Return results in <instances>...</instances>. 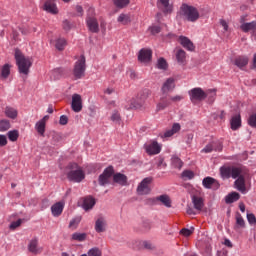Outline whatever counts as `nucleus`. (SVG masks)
Segmentation results:
<instances>
[{
	"instance_id": "obj_1",
	"label": "nucleus",
	"mask_w": 256,
	"mask_h": 256,
	"mask_svg": "<svg viewBox=\"0 0 256 256\" xmlns=\"http://www.w3.org/2000/svg\"><path fill=\"white\" fill-rule=\"evenodd\" d=\"M14 57H15L16 65L18 67V72L20 73V75L25 76L24 79H27V75H29L30 69L33 66V60H31L30 57L24 56L21 53V50L19 49L15 50Z\"/></svg>"
},
{
	"instance_id": "obj_2",
	"label": "nucleus",
	"mask_w": 256,
	"mask_h": 256,
	"mask_svg": "<svg viewBox=\"0 0 256 256\" xmlns=\"http://www.w3.org/2000/svg\"><path fill=\"white\" fill-rule=\"evenodd\" d=\"M180 15L190 23H195V21H198L200 17L199 10L194 6H189L188 4H182L180 7Z\"/></svg>"
},
{
	"instance_id": "obj_3",
	"label": "nucleus",
	"mask_w": 256,
	"mask_h": 256,
	"mask_svg": "<svg viewBox=\"0 0 256 256\" xmlns=\"http://www.w3.org/2000/svg\"><path fill=\"white\" fill-rule=\"evenodd\" d=\"M70 171L67 172V179L74 183H81L85 179V172L77 163H70L67 167Z\"/></svg>"
},
{
	"instance_id": "obj_4",
	"label": "nucleus",
	"mask_w": 256,
	"mask_h": 256,
	"mask_svg": "<svg viewBox=\"0 0 256 256\" xmlns=\"http://www.w3.org/2000/svg\"><path fill=\"white\" fill-rule=\"evenodd\" d=\"M87 65L85 64V56H81L74 64L73 75L75 79H83Z\"/></svg>"
},
{
	"instance_id": "obj_5",
	"label": "nucleus",
	"mask_w": 256,
	"mask_h": 256,
	"mask_svg": "<svg viewBox=\"0 0 256 256\" xmlns=\"http://www.w3.org/2000/svg\"><path fill=\"white\" fill-rule=\"evenodd\" d=\"M162 146L157 142V140H149L144 144V150L147 155H159L161 153Z\"/></svg>"
},
{
	"instance_id": "obj_6",
	"label": "nucleus",
	"mask_w": 256,
	"mask_h": 256,
	"mask_svg": "<svg viewBox=\"0 0 256 256\" xmlns=\"http://www.w3.org/2000/svg\"><path fill=\"white\" fill-rule=\"evenodd\" d=\"M115 173V170L113 169V166L107 167L102 174L99 175L98 183L102 187H105V185H109L111 183V177H113Z\"/></svg>"
},
{
	"instance_id": "obj_7",
	"label": "nucleus",
	"mask_w": 256,
	"mask_h": 256,
	"mask_svg": "<svg viewBox=\"0 0 256 256\" xmlns=\"http://www.w3.org/2000/svg\"><path fill=\"white\" fill-rule=\"evenodd\" d=\"M151 183H153L152 177L144 178L137 187L138 195H149L151 193Z\"/></svg>"
},
{
	"instance_id": "obj_8",
	"label": "nucleus",
	"mask_w": 256,
	"mask_h": 256,
	"mask_svg": "<svg viewBox=\"0 0 256 256\" xmlns=\"http://www.w3.org/2000/svg\"><path fill=\"white\" fill-rule=\"evenodd\" d=\"M189 95L190 101H192V103H197L199 101H204V99H207V93L201 88H193L189 91Z\"/></svg>"
},
{
	"instance_id": "obj_9",
	"label": "nucleus",
	"mask_w": 256,
	"mask_h": 256,
	"mask_svg": "<svg viewBox=\"0 0 256 256\" xmlns=\"http://www.w3.org/2000/svg\"><path fill=\"white\" fill-rule=\"evenodd\" d=\"M169 105H171V99L169 98V94H162L159 102L156 105V112L159 113V111H165V109H167Z\"/></svg>"
},
{
	"instance_id": "obj_10",
	"label": "nucleus",
	"mask_w": 256,
	"mask_h": 256,
	"mask_svg": "<svg viewBox=\"0 0 256 256\" xmlns=\"http://www.w3.org/2000/svg\"><path fill=\"white\" fill-rule=\"evenodd\" d=\"M28 251L33 255H41V253H43V247L39 246V240L37 238L30 240Z\"/></svg>"
},
{
	"instance_id": "obj_11",
	"label": "nucleus",
	"mask_w": 256,
	"mask_h": 256,
	"mask_svg": "<svg viewBox=\"0 0 256 256\" xmlns=\"http://www.w3.org/2000/svg\"><path fill=\"white\" fill-rule=\"evenodd\" d=\"M153 57V51L151 49L143 48L139 51L138 61L141 63H149Z\"/></svg>"
},
{
	"instance_id": "obj_12",
	"label": "nucleus",
	"mask_w": 256,
	"mask_h": 256,
	"mask_svg": "<svg viewBox=\"0 0 256 256\" xmlns=\"http://www.w3.org/2000/svg\"><path fill=\"white\" fill-rule=\"evenodd\" d=\"M72 110L75 113H80L83 109V100L81 99V95L74 94L72 96V103H71Z\"/></svg>"
},
{
	"instance_id": "obj_13",
	"label": "nucleus",
	"mask_w": 256,
	"mask_h": 256,
	"mask_svg": "<svg viewBox=\"0 0 256 256\" xmlns=\"http://www.w3.org/2000/svg\"><path fill=\"white\" fill-rule=\"evenodd\" d=\"M175 89V78H168L161 87L162 95H169Z\"/></svg>"
},
{
	"instance_id": "obj_14",
	"label": "nucleus",
	"mask_w": 256,
	"mask_h": 256,
	"mask_svg": "<svg viewBox=\"0 0 256 256\" xmlns=\"http://www.w3.org/2000/svg\"><path fill=\"white\" fill-rule=\"evenodd\" d=\"M43 10L47 11V13H51L52 15H57V13H59L55 0H46L43 5Z\"/></svg>"
},
{
	"instance_id": "obj_15",
	"label": "nucleus",
	"mask_w": 256,
	"mask_h": 256,
	"mask_svg": "<svg viewBox=\"0 0 256 256\" xmlns=\"http://www.w3.org/2000/svg\"><path fill=\"white\" fill-rule=\"evenodd\" d=\"M157 6L165 15L173 13V5L169 3V0H158Z\"/></svg>"
},
{
	"instance_id": "obj_16",
	"label": "nucleus",
	"mask_w": 256,
	"mask_h": 256,
	"mask_svg": "<svg viewBox=\"0 0 256 256\" xmlns=\"http://www.w3.org/2000/svg\"><path fill=\"white\" fill-rule=\"evenodd\" d=\"M107 230V220L105 217L100 216L95 222V231L96 233H105Z\"/></svg>"
},
{
	"instance_id": "obj_17",
	"label": "nucleus",
	"mask_w": 256,
	"mask_h": 256,
	"mask_svg": "<svg viewBox=\"0 0 256 256\" xmlns=\"http://www.w3.org/2000/svg\"><path fill=\"white\" fill-rule=\"evenodd\" d=\"M87 27L91 33H99V22L95 17H88L86 19Z\"/></svg>"
},
{
	"instance_id": "obj_18",
	"label": "nucleus",
	"mask_w": 256,
	"mask_h": 256,
	"mask_svg": "<svg viewBox=\"0 0 256 256\" xmlns=\"http://www.w3.org/2000/svg\"><path fill=\"white\" fill-rule=\"evenodd\" d=\"M247 177L248 176H241L237 178L236 181L234 182L237 191H240V193H242L243 195L247 193V186L245 185V179H247Z\"/></svg>"
},
{
	"instance_id": "obj_19",
	"label": "nucleus",
	"mask_w": 256,
	"mask_h": 256,
	"mask_svg": "<svg viewBox=\"0 0 256 256\" xmlns=\"http://www.w3.org/2000/svg\"><path fill=\"white\" fill-rule=\"evenodd\" d=\"M240 29L243 31V33H249V31H252L253 33H256V22H243V19L240 21Z\"/></svg>"
},
{
	"instance_id": "obj_20",
	"label": "nucleus",
	"mask_w": 256,
	"mask_h": 256,
	"mask_svg": "<svg viewBox=\"0 0 256 256\" xmlns=\"http://www.w3.org/2000/svg\"><path fill=\"white\" fill-rule=\"evenodd\" d=\"M178 41L184 49H187V51H195V45L188 37L180 36Z\"/></svg>"
},
{
	"instance_id": "obj_21",
	"label": "nucleus",
	"mask_w": 256,
	"mask_h": 256,
	"mask_svg": "<svg viewBox=\"0 0 256 256\" xmlns=\"http://www.w3.org/2000/svg\"><path fill=\"white\" fill-rule=\"evenodd\" d=\"M249 177V172L243 168L239 167H232L231 170V178L232 179H239V177Z\"/></svg>"
},
{
	"instance_id": "obj_22",
	"label": "nucleus",
	"mask_w": 256,
	"mask_h": 256,
	"mask_svg": "<svg viewBox=\"0 0 256 256\" xmlns=\"http://www.w3.org/2000/svg\"><path fill=\"white\" fill-rule=\"evenodd\" d=\"M203 187L205 189H218L219 188V183H217V180L215 178L211 177H206L202 181Z\"/></svg>"
},
{
	"instance_id": "obj_23",
	"label": "nucleus",
	"mask_w": 256,
	"mask_h": 256,
	"mask_svg": "<svg viewBox=\"0 0 256 256\" xmlns=\"http://www.w3.org/2000/svg\"><path fill=\"white\" fill-rule=\"evenodd\" d=\"M63 209H65V203L63 202H57L51 207V212L53 217H60V215L63 213Z\"/></svg>"
},
{
	"instance_id": "obj_24",
	"label": "nucleus",
	"mask_w": 256,
	"mask_h": 256,
	"mask_svg": "<svg viewBox=\"0 0 256 256\" xmlns=\"http://www.w3.org/2000/svg\"><path fill=\"white\" fill-rule=\"evenodd\" d=\"M230 127L232 131L241 129V114H236L230 119Z\"/></svg>"
},
{
	"instance_id": "obj_25",
	"label": "nucleus",
	"mask_w": 256,
	"mask_h": 256,
	"mask_svg": "<svg viewBox=\"0 0 256 256\" xmlns=\"http://www.w3.org/2000/svg\"><path fill=\"white\" fill-rule=\"evenodd\" d=\"M234 65L238 67V69H243L249 65V57L247 56H238L234 60Z\"/></svg>"
},
{
	"instance_id": "obj_26",
	"label": "nucleus",
	"mask_w": 256,
	"mask_h": 256,
	"mask_svg": "<svg viewBox=\"0 0 256 256\" xmlns=\"http://www.w3.org/2000/svg\"><path fill=\"white\" fill-rule=\"evenodd\" d=\"M95 203V198H93L92 196H87L83 200L82 207L84 211H90V209H93V207H95Z\"/></svg>"
},
{
	"instance_id": "obj_27",
	"label": "nucleus",
	"mask_w": 256,
	"mask_h": 256,
	"mask_svg": "<svg viewBox=\"0 0 256 256\" xmlns=\"http://www.w3.org/2000/svg\"><path fill=\"white\" fill-rule=\"evenodd\" d=\"M114 183H118V185H127V176L121 173H116L113 176Z\"/></svg>"
},
{
	"instance_id": "obj_28",
	"label": "nucleus",
	"mask_w": 256,
	"mask_h": 256,
	"mask_svg": "<svg viewBox=\"0 0 256 256\" xmlns=\"http://www.w3.org/2000/svg\"><path fill=\"white\" fill-rule=\"evenodd\" d=\"M239 199H241V195L238 192H232L225 197L227 204L235 203V201H239Z\"/></svg>"
},
{
	"instance_id": "obj_29",
	"label": "nucleus",
	"mask_w": 256,
	"mask_h": 256,
	"mask_svg": "<svg viewBox=\"0 0 256 256\" xmlns=\"http://www.w3.org/2000/svg\"><path fill=\"white\" fill-rule=\"evenodd\" d=\"M179 131H181V125L179 123H175L172 126V129L167 130L164 133V137H173V135H175V133H179Z\"/></svg>"
},
{
	"instance_id": "obj_30",
	"label": "nucleus",
	"mask_w": 256,
	"mask_h": 256,
	"mask_svg": "<svg viewBox=\"0 0 256 256\" xmlns=\"http://www.w3.org/2000/svg\"><path fill=\"white\" fill-rule=\"evenodd\" d=\"M192 203L197 211H201V209H203V198L199 196H193Z\"/></svg>"
},
{
	"instance_id": "obj_31",
	"label": "nucleus",
	"mask_w": 256,
	"mask_h": 256,
	"mask_svg": "<svg viewBox=\"0 0 256 256\" xmlns=\"http://www.w3.org/2000/svg\"><path fill=\"white\" fill-rule=\"evenodd\" d=\"M110 121L116 125H121V113L119 110H113L110 116Z\"/></svg>"
},
{
	"instance_id": "obj_32",
	"label": "nucleus",
	"mask_w": 256,
	"mask_h": 256,
	"mask_svg": "<svg viewBox=\"0 0 256 256\" xmlns=\"http://www.w3.org/2000/svg\"><path fill=\"white\" fill-rule=\"evenodd\" d=\"M5 115L9 119H17V115H18L17 109H15L13 107H6L5 108Z\"/></svg>"
},
{
	"instance_id": "obj_33",
	"label": "nucleus",
	"mask_w": 256,
	"mask_h": 256,
	"mask_svg": "<svg viewBox=\"0 0 256 256\" xmlns=\"http://www.w3.org/2000/svg\"><path fill=\"white\" fill-rule=\"evenodd\" d=\"M143 107L142 103L137 102L135 99H131L127 105H125V109H141Z\"/></svg>"
},
{
	"instance_id": "obj_34",
	"label": "nucleus",
	"mask_w": 256,
	"mask_h": 256,
	"mask_svg": "<svg viewBox=\"0 0 256 256\" xmlns=\"http://www.w3.org/2000/svg\"><path fill=\"white\" fill-rule=\"evenodd\" d=\"M186 57H187V53L185 52V50L180 49L177 51L176 59H177L178 63H180V65H183L185 63Z\"/></svg>"
},
{
	"instance_id": "obj_35",
	"label": "nucleus",
	"mask_w": 256,
	"mask_h": 256,
	"mask_svg": "<svg viewBox=\"0 0 256 256\" xmlns=\"http://www.w3.org/2000/svg\"><path fill=\"white\" fill-rule=\"evenodd\" d=\"M156 201H160L165 207H171V198L168 195H160L156 198Z\"/></svg>"
},
{
	"instance_id": "obj_36",
	"label": "nucleus",
	"mask_w": 256,
	"mask_h": 256,
	"mask_svg": "<svg viewBox=\"0 0 256 256\" xmlns=\"http://www.w3.org/2000/svg\"><path fill=\"white\" fill-rule=\"evenodd\" d=\"M171 165L175 169H181V167H183V161L181 160V158H179L177 156H172Z\"/></svg>"
},
{
	"instance_id": "obj_37",
	"label": "nucleus",
	"mask_w": 256,
	"mask_h": 256,
	"mask_svg": "<svg viewBox=\"0 0 256 256\" xmlns=\"http://www.w3.org/2000/svg\"><path fill=\"white\" fill-rule=\"evenodd\" d=\"M231 171L232 167H221L220 168V174L223 179H229L231 178Z\"/></svg>"
},
{
	"instance_id": "obj_38",
	"label": "nucleus",
	"mask_w": 256,
	"mask_h": 256,
	"mask_svg": "<svg viewBox=\"0 0 256 256\" xmlns=\"http://www.w3.org/2000/svg\"><path fill=\"white\" fill-rule=\"evenodd\" d=\"M45 125L46 124H44L40 120L35 124V129H36L37 133L39 135H41L42 137H44V135H45Z\"/></svg>"
},
{
	"instance_id": "obj_39",
	"label": "nucleus",
	"mask_w": 256,
	"mask_h": 256,
	"mask_svg": "<svg viewBox=\"0 0 256 256\" xmlns=\"http://www.w3.org/2000/svg\"><path fill=\"white\" fill-rule=\"evenodd\" d=\"M117 21L122 25H127L128 23H131V17H129L127 14H120L117 18Z\"/></svg>"
},
{
	"instance_id": "obj_40",
	"label": "nucleus",
	"mask_w": 256,
	"mask_h": 256,
	"mask_svg": "<svg viewBox=\"0 0 256 256\" xmlns=\"http://www.w3.org/2000/svg\"><path fill=\"white\" fill-rule=\"evenodd\" d=\"M149 97H151V90L149 89L142 90L138 95V99L141 101H147Z\"/></svg>"
},
{
	"instance_id": "obj_41",
	"label": "nucleus",
	"mask_w": 256,
	"mask_h": 256,
	"mask_svg": "<svg viewBox=\"0 0 256 256\" xmlns=\"http://www.w3.org/2000/svg\"><path fill=\"white\" fill-rule=\"evenodd\" d=\"M67 46V40L64 38H60L56 40L55 47L58 51H63L65 47Z\"/></svg>"
},
{
	"instance_id": "obj_42",
	"label": "nucleus",
	"mask_w": 256,
	"mask_h": 256,
	"mask_svg": "<svg viewBox=\"0 0 256 256\" xmlns=\"http://www.w3.org/2000/svg\"><path fill=\"white\" fill-rule=\"evenodd\" d=\"M9 75H11V66L9 64H5L1 70V77L2 79H7Z\"/></svg>"
},
{
	"instance_id": "obj_43",
	"label": "nucleus",
	"mask_w": 256,
	"mask_h": 256,
	"mask_svg": "<svg viewBox=\"0 0 256 256\" xmlns=\"http://www.w3.org/2000/svg\"><path fill=\"white\" fill-rule=\"evenodd\" d=\"M62 76H63V69L61 68H56L51 71V77L55 81H57V79H61Z\"/></svg>"
},
{
	"instance_id": "obj_44",
	"label": "nucleus",
	"mask_w": 256,
	"mask_h": 256,
	"mask_svg": "<svg viewBox=\"0 0 256 256\" xmlns=\"http://www.w3.org/2000/svg\"><path fill=\"white\" fill-rule=\"evenodd\" d=\"M81 223V217H75L73 218L70 223H69V229H72L73 231H75V229H77V227H79V224Z\"/></svg>"
},
{
	"instance_id": "obj_45",
	"label": "nucleus",
	"mask_w": 256,
	"mask_h": 256,
	"mask_svg": "<svg viewBox=\"0 0 256 256\" xmlns=\"http://www.w3.org/2000/svg\"><path fill=\"white\" fill-rule=\"evenodd\" d=\"M85 239H87V234L86 233L76 232V233L72 234V240L73 241L82 242V241H85Z\"/></svg>"
},
{
	"instance_id": "obj_46",
	"label": "nucleus",
	"mask_w": 256,
	"mask_h": 256,
	"mask_svg": "<svg viewBox=\"0 0 256 256\" xmlns=\"http://www.w3.org/2000/svg\"><path fill=\"white\" fill-rule=\"evenodd\" d=\"M11 129V122L9 120H0V131H9Z\"/></svg>"
},
{
	"instance_id": "obj_47",
	"label": "nucleus",
	"mask_w": 256,
	"mask_h": 256,
	"mask_svg": "<svg viewBox=\"0 0 256 256\" xmlns=\"http://www.w3.org/2000/svg\"><path fill=\"white\" fill-rule=\"evenodd\" d=\"M215 142H212L208 145H206L203 149H202V153H212L213 151H217V148Z\"/></svg>"
},
{
	"instance_id": "obj_48",
	"label": "nucleus",
	"mask_w": 256,
	"mask_h": 256,
	"mask_svg": "<svg viewBox=\"0 0 256 256\" xmlns=\"http://www.w3.org/2000/svg\"><path fill=\"white\" fill-rule=\"evenodd\" d=\"M8 139L10 141H13V142L17 141L19 139V131H17V130L9 131L8 132Z\"/></svg>"
},
{
	"instance_id": "obj_49",
	"label": "nucleus",
	"mask_w": 256,
	"mask_h": 256,
	"mask_svg": "<svg viewBox=\"0 0 256 256\" xmlns=\"http://www.w3.org/2000/svg\"><path fill=\"white\" fill-rule=\"evenodd\" d=\"M206 95L209 99V102L213 103V101H215V97H217V90L216 89H210L206 92Z\"/></svg>"
},
{
	"instance_id": "obj_50",
	"label": "nucleus",
	"mask_w": 256,
	"mask_h": 256,
	"mask_svg": "<svg viewBox=\"0 0 256 256\" xmlns=\"http://www.w3.org/2000/svg\"><path fill=\"white\" fill-rule=\"evenodd\" d=\"M114 5L118 7V9H123L129 5V0H114Z\"/></svg>"
},
{
	"instance_id": "obj_51",
	"label": "nucleus",
	"mask_w": 256,
	"mask_h": 256,
	"mask_svg": "<svg viewBox=\"0 0 256 256\" xmlns=\"http://www.w3.org/2000/svg\"><path fill=\"white\" fill-rule=\"evenodd\" d=\"M248 125L252 127V129H256V113L251 114L248 118Z\"/></svg>"
},
{
	"instance_id": "obj_52",
	"label": "nucleus",
	"mask_w": 256,
	"mask_h": 256,
	"mask_svg": "<svg viewBox=\"0 0 256 256\" xmlns=\"http://www.w3.org/2000/svg\"><path fill=\"white\" fill-rule=\"evenodd\" d=\"M193 231H195V228H183L182 230H180V235H183V237H191V235H193Z\"/></svg>"
},
{
	"instance_id": "obj_53",
	"label": "nucleus",
	"mask_w": 256,
	"mask_h": 256,
	"mask_svg": "<svg viewBox=\"0 0 256 256\" xmlns=\"http://www.w3.org/2000/svg\"><path fill=\"white\" fill-rule=\"evenodd\" d=\"M193 177H195V173L191 170H184L182 172L183 179H193Z\"/></svg>"
},
{
	"instance_id": "obj_54",
	"label": "nucleus",
	"mask_w": 256,
	"mask_h": 256,
	"mask_svg": "<svg viewBox=\"0 0 256 256\" xmlns=\"http://www.w3.org/2000/svg\"><path fill=\"white\" fill-rule=\"evenodd\" d=\"M157 68L163 70L167 69V60L164 58H159L157 62Z\"/></svg>"
},
{
	"instance_id": "obj_55",
	"label": "nucleus",
	"mask_w": 256,
	"mask_h": 256,
	"mask_svg": "<svg viewBox=\"0 0 256 256\" xmlns=\"http://www.w3.org/2000/svg\"><path fill=\"white\" fill-rule=\"evenodd\" d=\"M101 250L97 247L91 248L88 251V256H101Z\"/></svg>"
},
{
	"instance_id": "obj_56",
	"label": "nucleus",
	"mask_w": 256,
	"mask_h": 256,
	"mask_svg": "<svg viewBox=\"0 0 256 256\" xmlns=\"http://www.w3.org/2000/svg\"><path fill=\"white\" fill-rule=\"evenodd\" d=\"M236 224L239 225V227H245V220L243 219V216H241V214L237 215Z\"/></svg>"
},
{
	"instance_id": "obj_57",
	"label": "nucleus",
	"mask_w": 256,
	"mask_h": 256,
	"mask_svg": "<svg viewBox=\"0 0 256 256\" xmlns=\"http://www.w3.org/2000/svg\"><path fill=\"white\" fill-rule=\"evenodd\" d=\"M247 219H248V223H250V225H255V223H256L255 214H253V213L247 214Z\"/></svg>"
},
{
	"instance_id": "obj_58",
	"label": "nucleus",
	"mask_w": 256,
	"mask_h": 256,
	"mask_svg": "<svg viewBox=\"0 0 256 256\" xmlns=\"http://www.w3.org/2000/svg\"><path fill=\"white\" fill-rule=\"evenodd\" d=\"M169 99H170V103H171V101L173 103H179V101H182L183 96H181V95L169 96Z\"/></svg>"
},
{
	"instance_id": "obj_59",
	"label": "nucleus",
	"mask_w": 256,
	"mask_h": 256,
	"mask_svg": "<svg viewBox=\"0 0 256 256\" xmlns=\"http://www.w3.org/2000/svg\"><path fill=\"white\" fill-rule=\"evenodd\" d=\"M149 29H150V32L152 33V35H157V33H161L160 26H151Z\"/></svg>"
},
{
	"instance_id": "obj_60",
	"label": "nucleus",
	"mask_w": 256,
	"mask_h": 256,
	"mask_svg": "<svg viewBox=\"0 0 256 256\" xmlns=\"http://www.w3.org/2000/svg\"><path fill=\"white\" fill-rule=\"evenodd\" d=\"M21 223H23V220H21V219L12 222L10 225V229H17V227L21 226Z\"/></svg>"
},
{
	"instance_id": "obj_61",
	"label": "nucleus",
	"mask_w": 256,
	"mask_h": 256,
	"mask_svg": "<svg viewBox=\"0 0 256 256\" xmlns=\"http://www.w3.org/2000/svg\"><path fill=\"white\" fill-rule=\"evenodd\" d=\"M59 123L60 125H67V123H69V118L66 115L60 116Z\"/></svg>"
},
{
	"instance_id": "obj_62",
	"label": "nucleus",
	"mask_w": 256,
	"mask_h": 256,
	"mask_svg": "<svg viewBox=\"0 0 256 256\" xmlns=\"http://www.w3.org/2000/svg\"><path fill=\"white\" fill-rule=\"evenodd\" d=\"M7 145V136L0 134V147Z\"/></svg>"
},
{
	"instance_id": "obj_63",
	"label": "nucleus",
	"mask_w": 256,
	"mask_h": 256,
	"mask_svg": "<svg viewBox=\"0 0 256 256\" xmlns=\"http://www.w3.org/2000/svg\"><path fill=\"white\" fill-rule=\"evenodd\" d=\"M141 246L144 247V249H153V244L149 241L141 242Z\"/></svg>"
},
{
	"instance_id": "obj_64",
	"label": "nucleus",
	"mask_w": 256,
	"mask_h": 256,
	"mask_svg": "<svg viewBox=\"0 0 256 256\" xmlns=\"http://www.w3.org/2000/svg\"><path fill=\"white\" fill-rule=\"evenodd\" d=\"M63 29H64V31L71 30V23L68 20L63 21Z\"/></svg>"
}]
</instances>
